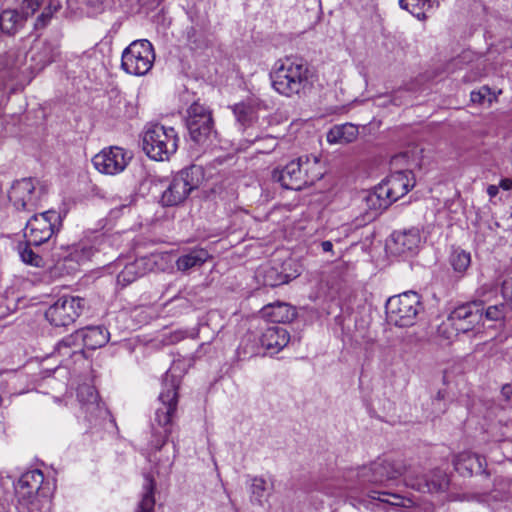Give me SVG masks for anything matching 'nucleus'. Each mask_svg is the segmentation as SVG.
<instances>
[{
	"label": "nucleus",
	"instance_id": "obj_15",
	"mask_svg": "<svg viewBox=\"0 0 512 512\" xmlns=\"http://www.w3.org/2000/svg\"><path fill=\"white\" fill-rule=\"evenodd\" d=\"M87 308L86 299L79 296H62L45 312L46 319L56 327L74 323Z\"/></svg>",
	"mask_w": 512,
	"mask_h": 512
},
{
	"label": "nucleus",
	"instance_id": "obj_40",
	"mask_svg": "<svg viewBox=\"0 0 512 512\" xmlns=\"http://www.w3.org/2000/svg\"><path fill=\"white\" fill-rule=\"evenodd\" d=\"M185 38L192 47H199L203 42L202 34L194 27L189 26L185 30Z\"/></svg>",
	"mask_w": 512,
	"mask_h": 512
},
{
	"label": "nucleus",
	"instance_id": "obj_34",
	"mask_svg": "<svg viewBox=\"0 0 512 512\" xmlns=\"http://www.w3.org/2000/svg\"><path fill=\"white\" fill-rule=\"evenodd\" d=\"M399 5L418 19H424L425 11L432 7V2L431 0H399Z\"/></svg>",
	"mask_w": 512,
	"mask_h": 512
},
{
	"label": "nucleus",
	"instance_id": "obj_45",
	"mask_svg": "<svg viewBox=\"0 0 512 512\" xmlns=\"http://www.w3.org/2000/svg\"><path fill=\"white\" fill-rule=\"evenodd\" d=\"M321 247L324 252H331L333 249V244L331 241H323L321 243Z\"/></svg>",
	"mask_w": 512,
	"mask_h": 512
},
{
	"label": "nucleus",
	"instance_id": "obj_8",
	"mask_svg": "<svg viewBox=\"0 0 512 512\" xmlns=\"http://www.w3.org/2000/svg\"><path fill=\"white\" fill-rule=\"evenodd\" d=\"M179 137L173 127L147 125L142 137L146 155L156 161L168 160L178 149Z\"/></svg>",
	"mask_w": 512,
	"mask_h": 512
},
{
	"label": "nucleus",
	"instance_id": "obj_30",
	"mask_svg": "<svg viewBox=\"0 0 512 512\" xmlns=\"http://www.w3.org/2000/svg\"><path fill=\"white\" fill-rule=\"evenodd\" d=\"M83 347L84 345L81 339V333L77 330L59 341L56 349L60 355L70 357L76 353H81L83 351Z\"/></svg>",
	"mask_w": 512,
	"mask_h": 512
},
{
	"label": "nucleus",
	"instance_id": "obj_25",
	"mask_svg": "<svg viewBox=\"0 0 512 512\" xmlns=\"http://www.w3.org/2000/svg\"><path fill=\"white\" fill-rule=\"evenodd\" d=\"M261 313L263 318L274 324L291 322L296 316L295 309L284 302L268 304L262 308Z\"/></svg>",
	"mask_w": 512,
	"mask_h": 512
},
{
	"label": "nucleus",
	"instance_id": "obj_16",
	"mask_svg": "<svg viewBox=\"0 0 512 512\" xmlns=\"http://www.w3.org/2000/svg\"><path fill=\"white\" fill-rule=\"evenodd\" d=\"M406 484L422 493H436L444 491L448 487L449 481L442 470L435 469L429 473L418 475L416 470L409 466Z\"/></svg>",
	"mask_w": 512,
	"mask_h": 512
},
{
	"label": "nucleus",
	"instance_id": "obj_48",
	"mask_svg": "<svg viewBox=\"0 0 512 512\" xmlns=\"http://www.w3.org/2000/svg\"><path fill=\"white\" fill-rule=\"evenodd\" d=\"M437 397H438L439 399H440V398H443V394H442V392H441V391H439V392H438Z\"/></svg>",
	"mask_w": 512,
	"mask_h": 512
},
{
	"label": "nucleus",
	"instance_id": "obj_46",
	"mask_svg": "<svg viewBox=\"0 0 512 512\" xmlns=\"http://www.w3.org/2000/svg\"><path fill=\"white\" fill-rule=\"evenodd\" d=\"M86 3L92 7H98L104 0H85Z\"/></svg>",
	"mask_w": 512,
	"mask_h": 512
},
{
	"label": "nucleus",
	"instance_id": "obj_43",
	"mask_svg": "<svg viewBox=\"0 0 512 512\" xmlns=\"http://www.w3.org/2000/svg\"><path fill=\"white\" fill-rule=\"evenodd\" d=\"M499 187H501L503 190H512V179L510 178H504L500 181Z\"/></svg>",
	"mask_w": 512,
	"mask_h": 512
},
{
	"label": "nucleus",
	"instance_id": "obj_49",
	"mask_svg": "<svg viewBox=\"0 0 512 512\" xmlns=\"http://www.w3.org/2000/svg\"><path fill=\"white\" fill-rule=\"evenodd\" d=\"M131 110H132V111L129 113V115H128V116H132V115H133V113H134V108H133V107H131Z\"/></svg>",
	"mask_w": 512,
	"mask_h": 512
},
{
	"label": "nucleus",
	"instance_id": "obj_42",
	"mask_svg": "<svg viewBox=\"0 0 512 512\" xmlns=\"http://www.w3.org/2000/svg\"><path fill=\"white\" fill-rule=\"evenodd\" d=\"M501 396L509 402L512 398V386L509 384H505L501 389Z\"/></svg>",
	"mask_w": 512,
	"mask_h": 512
},
{
	"label": "nucleus",
	"instance_id": "obj_23",
	"mask_svg": "<svg viewBox=\"0 0 512 512\" xmlns=\"http://www.w3.org/2000/svg\"><path fill=\"white\" fill-rule=\"evenodd\" d=\"M290 265V262L283 263L280 267L277 265H266L261 267L257 272V278L262 279L265 286L276 287L288 283L296 275L288 274L285 272V267Z\"/></svg>",
	"mask_w": 512,
	"mask_h": 512
},
{
	"label": "nucleus",
	"instance_id": "obj_1",
	"mask_svg": "<svg viewBox=\"0 0 512 512\" xmlns=\"http://www.w3.org/2000/svg\"><path fill=\"white\" fill-rule=\"evenodd\" d=\"M512 317V278L503 281L501 287L484 284L477 289L475 299L457 306L447 322L456 332L467 333L483 322L504 321Z\"/></svg>",
	"mask_w": 512,
	"mask_h": 512
},
{
	"label": "nucleus",
	"instance_id": "obj_38",
	"mask_svg": "<svg viewBox=\"0 0 512 512\" xmlns=\"http://www.w3.org/2000/svg\"><path fill=\"white\" fill-rule=\"evenodd\" d=\"M267 482L261 477H255L252 480L251 492L254 499L262 503V499L266 496Z\"/></svg>",
	"mask_w": 512,
	"mask_h": 512
},
{
	"label": "nucleus",
	"instance_id": "obj_2",
	"mask_svg": "<svg viewBox=\"0 0 512 512\" xmlns=\"http://www.w3.org/2000/svg\"><path fill=\"white\" fill-rule=\"evenodd\" d=\"M270 79L273 89L285 97L307 95L314 85V74L302 58L286 57L275 62Z\"/></svg>",
	"mask_w": 512,
	"mask_h": 512
},
{
	"label": "nucleus",
	"instance_id": "obj_11",
	"mask_svg": "<svg viewBox=\"0 0 512 512\" xmlns=\"http://www.w3.org/2000/svg\"><path fill=\"white\" fill-rule=\"evenodd\" d=\"M186 126L193 142L204 145L216 138L212 111L209 107L194 102L187 109Z\"/></svg>",
	"mask_w": 512,
	"mask_h": 512
},
{
	"label": "nucleus",
	"instance_id": "obj_24",
	"mask_svg": "<svg viewBox=\"0 0 512 512\" xmlns=\"http://www.w3.org/2000/svg\"><path fill=\"white\" fill-rule=\"evenodd\" d=\"M289 340V332L284 327L272 325L263 332L260 342L265 349L279 352L289 343Z\"/></svg>",
	"mask_w": 512,
	"mask_h": 512
},
{
	"label": "nucleus",
	"instance_id": "obj_12",
	"mask_svg": "<svg viewBox=\"0 0 512 512\" xmlns=\"http://www.w3.org/2000/svg\"><path fill=\"white\" fill-rule=\"evenodd\" d=\"M45 196V187L31 177L14 181L8 191V198L13 206L26 212L35 211Z\"/></svg>",
	"mask_w": 512,
	"mask_h": 512
},
{
	"label": "nucleus",
	"instance_id": "obj_26",
	"mask_svg": "<svg viewBox=\"0 0 512 512\" xmlns=\"http://www.w3.org/2000/svg\"><path fill=\"white\" fill-rule=\"evenodd\" d=\"M85 348L95 350L103 347L110 339V333L104 326H88L79 330Z\"/></svg>",
	"mask_w": 512,
	"mask_h": 512
},
{
	"label": "nucleus",
	"instance_id": "obj_29",
	"mask_svg": "<svg viewBox=\"0 0 512 512\" xmlns=\"http://www.w3.org/2000/svg\"><path fill=\"white\" fill-rule=\"evenodd\" d=\"M148 269V261L145 258L136 259L128 263L117 275V282L122 286H127L138 277L145 275Z\"/></svg>",
	"mask_w": 512,
	"mask_h": 512
},
{
	"label": "nucleus",
	"instance_id": "obj_39",
	"mask_svg": "<svg viewBox=\"0 0 512 512\" xmlns=\"http://www.w3.org/2000/svg\"><path fill=\"white\" fill-rule=\"evenodd\" d=\"M368 494L371 498L377 499L379 501L389 503L392 505H398V502L401 497L396 493H390L387 491H379V490H370Z\"/></svg>",
	"mask_w": 512,
	"mask_h": 512
},
{
	"label": "nucleus",
	"instance_id": "obj_13",
	"mask_svg": "<svg viewBox=\"0 0 512 512\" xmlns=\"http://www.w3.org/2000/svg\"><path fill=\"white\" fill-rule=\"evenodd\" d=\"M154 60L152 44L146 39L136 40L122 52L121 68L128 74L143 76L151 70Z\"/></svg>",
	"mask_w": 512,
	"mask_h": 512
},
{
	"label": "nucleus",
	"instance_id": "obj_32",
	"mask_svg": "<svg viewBox=\"0 0 512 512\" xmlns=\"http://www.w3.org/2000/svg\"><path fill=\"white\" fill-rule=\"evenodd\" d=\"M58 48L51 43H43L37 54L32 55V60L36 61L37 69L41 70L46 65L52 63L58 56Z\"/></svg>",
	"mask_w": 512,
	"mask_h": 512
},
{
	"label": "nucleus",
	"instance_id": "obj_19",
	"mask_svg": "<svg viewBox=\"0 0 512 512\" xmlns=\"http://www.w3.org/2000/svg\"><path fill=\"white\" fill-rule=\"evenodd\" d=\"M43 481L44 475L39 469L23 473L15 485V493L18 500L24 504L32 502L40 490Z\"/></svg>",
	"mask_w": 512,
	"mask_h": 512
},
{
	"label": "nucleus",
	"instance_id": "obj_33",
	"mask_svg": "<svg viewBox=\"0 0 512 512\" xmlns=\"http://www.w3.org/2000/svg\"><path fill=\"white\" fill-rule=\"evenodd\" d=\"M154 489L155 482L152 477L147 475L145 477L144 493L140 503L138 504L136 512H154Z\"/></svg>",
	"mask_w": 512,
	"mask_h": 512
},
{
	"label": "nucleus",
	"instance_id": "obj_27",
	"mask_svg": "<svg viewBox=\"0 0 512 512\" xmlns=\"http://www.w3.org/2000/svg\"><path fill=\"white\" fill-rule=\"evenodd\" d=\"M209 258L208 251L203 248L190 249L178 257L176 267L179 271L187 272L192 268L202 266Z\"/></svg>",
	"mask_w": 512,
	"mask_h": 512
},
{
	"label": "nucleus",
	"instance_id": "obj_36",
	"mask_svg": "<svg viewBox=\"0 0 512 512\" xmlns=\"http://www.w3.org/2000/svg\"><path fill=\"white\" fill-rule=\"evenodd\" d=\"M31 245H26L23 248H20V257L22 261L26 264L41 267L43 265V259L38 254H36L31 248Z\"/></svg>",
	"mask_w": 512,
	"mask_h": 512
},
{
	"label": "nucleus",
	"instance_id": "obj_9",
	"mask_svg": "<svg viewBox=\"0 0 512 512\" xmlns=\"http://www.w3.org/2000/svg\"><path fill=\"white\" fill-rule=\"evenodd\" d=\"M386 316L390 324L398 327L412 326L418 314L423 311L421 296L407 291L390 297L386 302Z\"/></svg>",
	"mask_w": 512,
	"mask_h": 512
},
{
	"label": "nucleus",
	"instance_id": "obj_6",
	"mask_svg": "<svg viewBox=\"0 0 512 512\" xmlns=\"http://www.w3.org/2000/svg\"><path fill=\"white\" fill-rule=\"evenodd\" d=\"M414 185L415 177L411 170L396 171L367 192L364 198L366 206L377 214L407 194Z\"/></svg>",
	"mask_w": 512,
	"mask_h": 512
},
{
	"label": "nucleus",
	"instance_id": "obj_20",
	"mask_svg": "<svg viewBox=\"0 0 512 512\" xmlns=\"http://www.w3.org/2000/svg\"><path fill=\"white\" fill-rule=\"evenodd\" d=\"M26 57L23 51L9 50L0 56V70L5 73V76L18 79L34 68L32 65H26Z\"/></svg>",
	"mask_w": 512,
	"mask_h": 512
},
{
	"label": "nucleus",
	"instance_id": "obj_14",
	"mask_svg": "<svg viewBox=\"0 0 512 512\" xmlns=\"http://www.w3.org/2000/svg\"><path fill=\"white\" fill-rule=\"evenodd\" d=\"M61 216L55 210L33 215L26 223L24 237L28 245L39 246L47 242L61 226Z\"/></svg>",
	"mask_w": 512,
	"mask_h": 512
},
{
	"label": "nucleus",
	"instance_id": "obj_10",
	"mask_svg": "<svg viewBox=\"0 0 512 512\" xmlns=\"http://www.w3.org/2000/svg\"><path fill=\"white\" fill-rule=\"evenodd\" d=\"M203 180L202 168L192 165L182 169L173 176L161 196L164 206H175L182 203L188 195L197 189Z\"/></svg>",
	"mask_w": 512,
	"mask_h": 512
},
{
	"label": "nucleus",
	"instance_id": "obj_44",
	"mask_svg": "<svg viewBox=\"0 0 512 512\" xmlns=\"http://www.w3.org/2000/svg\"><path fill=\"white\" fill-rule=\"evenodd\" d=\"M499 192V186L496 185H489L487 188L488 195L493 198L495 197Z\"/></svg>",
	"mask_w": 512,
	"mask_h": 512
},
{
	"label": "nucleus",
	"instance_id": "obj_37",
	"mask_svg": "<svg viewBox=\"0 0 512 512\" xmlns=\"http://www.w3.org/2000/svg\"><path fill=\"white\" fill-rule=\"evenodd\" d=\"M495 98V95L491 92L487 86L481 87L477 91H472L470 99L475 104H484L486 101L491 104Z\"/></svg>",
	"mask_w": 512,
	"mask_h": 512
},
{
	"label": "nucleus",
	"instance_id": "obj_41",
	"mask_svg": "<svg viewBox=\"0 0 512 512\" xmlns=\"http://www.w3.org/2000/svg\"><path fill=\"white\" fill-rule=\"evenodd\" d=\"M238 352V355L240 358H247V357H251L255 354V349H254V346L252 345L251 346V350L248 351V348H246V346H244L243 344H241L237 350Z\"/></svg>",
	"mask_w": 512,
	"mask_h": 512
},
{
	"label": "nucleus",
	"instance_id": "obj_18",
	"mask_svg": "<svg viewBox=\"0 0 512 512\" xmlns=\"http://www.w3.org/2000/svg\"><path fill=\"white\" fill-rule=\"evenodd\" d=\"M421 242L420 232L416 228L393 232L386 247L394 255L414 253Z\"/></svg>",
	"mask_w": 512,
	"mask_h": 512
},
{
	"label": "nucleus",
	"instance_id": "obj_4",
	"mask_svg": "<svg viewBox=\"0 0 512 512\" xmlns=\"http://www.w3.org/2000/svg\"><path fill=\"white\" fill-rule=\"evenodd\" d=\"M180 380L167 371L163 378V389L159 394V406L156 408L152 421L153 440L151 441L156 450H160L166 443L172 427V418L177 409L178 388Z\"/></svg>",
	"mask_w": 512,
	"mask_h": 512
},
{
	"label": "nucleus",
	"instance_id": "obj_21",
	"mask_svg": "<svg viewBox=\"0 0 512 512\" xmlns=\"http://www.w3.org/2000/svg\"><path fill=\"white\" fill-rule=\"evenodd\" d=\"M486 459L476 453L462 452L454 459L455 470L463 477L485 473Z\"/></svg>",
	"mask_w": 512,
	"mask_h": 512
},
{
	"label": "nucleus",
	"instance_id": "obj_28",
	"mask_svg": "<svg viewBox=\"0 0 512 512\" xmlns=\"http://www.w3.org/2000/svg\"><path fill=\"white\" fill-rule=\"evenodd\" d=\"M358 127L352 123L334 125L327 133V141L331 144H348L357 139Z\"/></svg>",
	"mask_w": 512,
	"mask_h": 512
},
{
	"label": "nucleus",
	"instance_id": "obj_47",
	"mask_svg": "<svg viewBox=\"0 0 512 512\" xmlns=\"http://www.w3.org/2000/svg\"><path fill=\"white\" fill-rule=\"evenodd\" d=\"M392 102H393V104H395V105H400V104H401V102H398V101H397V98H393V99H392Z\"/></svg>",
	"mask_w": 512,
	"mask_h": 512
},
{
	"label": "nucleus",
	"instance_id": "obj_22",
	"mask_svg": "<svg viewBox=\"0 0 512 512\" xmlns=\"http://www.w3.org/2000/svg\"><path fill=\"white\" fill-rule=\"evenodd\" d=\"M79 401L83 404L85 412L92 418L103 417L107 414V410L99 402L98 393L95 388L89 385H83L78 389L77 393Z\"/></svg>",
	"mask_w": 512,
	"mask_h": 512
},
{
	"label": "nucleus",
	"instance_id": "obj_31",
	"mask_svg": "<svg viewBox=\"0 0 512 512\" xmlns=\"http://www.w3.org/2000/svg\"><path fill=\"white\" fill-rule=\"evenodd\" d=\"M232 109L237 122L244 128L251 126L257 119V110L250 103L241 102L235 104Z\"/></svg>",
	"mask_w": 512,
	"mask_h": 512
},
{
	"label": "nucleus",
	"instance_id": "obj_17",
	"mask_svg": "<svg viewBox=\"0 0 512 512\" xmlns=\"http://www.w3.org/2000/svg\"><path fill=\"white\" fill-rule=\"evenodd\" d=\"M130 160L131 155L123 148L115 146L103 149L93 157L92 162L99 172L115 175L122 172Z\"/></svg>",
	"mask_w": 512,
	"mask_h": 512
},
{
	"label": "nucleus",
	"instance_id": "obj_3",
	"mask_svg": "<svg viewBox=\"0 0 512 512\" xmlns=\"http://www.w3.org/2000/svg\"><path fill=\"white\" fill-rule=\"evenodd\" d=\"M60 0H23L21 11L17 9H5L0 14V31L3 34L13 36L19 32L28 18L42 8L41 13L37 16L34 27L35 29L45 28L54 13L61 8Z\"/></svg>",
	"mask_w": 512,
	"mask_h": 512
},
{
	"label": "nucleus",
	"instance_id": "obj_5",
	"mask_svg": "<svg viewBox=\"0 0 512 512\" xmlns=\"http://www.w3.org/2000/svg\"><path fill=\"white\" fill-rule=\"evenodd\" d=\"M408 472L409 466L402 460L384 457L367 465L350 468L345 477L352 482V487L367 489L369 485H384L401 476L406 480Z\"/></svg>",
	"mask_w": 512,
	"mask_h": 512
},
{
	"label": "nucleus",
	"instance_id": "obj_35",
	"mask_svg": "<svg viewBox=\"0 0 512 512\" xmlns=\"http://www.w3.org/2000/svg\"><path fill=\"white\" fill-rule=\"evenodd\" d=\"M450 263L456 272L463 273L470 266V253L464 250L456 249L452 252L450 256Z\"/></svg>",
	"mask_w": 512,
	"mask_h": 512
},
{
	"label": "nucleus",
	"instance_id": "obj_7",
	"mask_svg": "<svg viewBox=\"0 0 512 512\" xmlns=\"http://www.w3.org/2000/svg\"><path fill=\"white\" fill-rule=\"evenodd\" d=\"M323 173L316 157L301 156L282 168H275L272 179L285 189L301 190L320 180Z\"/></svg>",
	"mask_w": 512,
	"mask_h": 512
}]
</instances>
